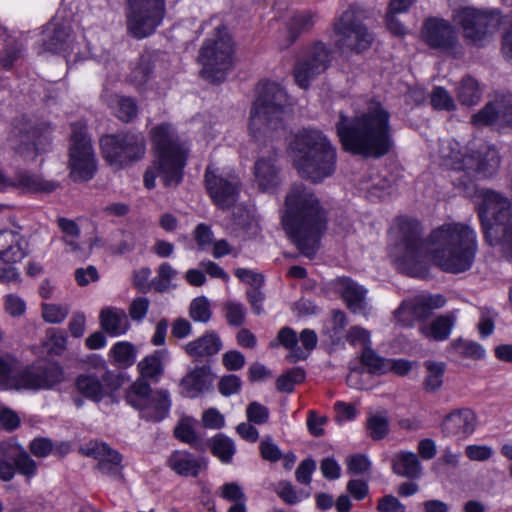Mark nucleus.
Listing matches in <instances>:
<instances>
[{"instance_id": "f257e3e1", "label": "nucleus", "mask_w": 512, "mask_h": 512, "mask_svg": "<svg viewBox=\"0 0 512 512\" xmlns=\"http://www.w3.org/2000/svg\"><path fill=\"white\" fill-rule=\"evenodd\" d=\"M394 257L400 268L411 276L421 277L426 273L424 261L427 257L449 273L469 270L477 252L475 231L467 224H445L433 230L429 238H421L418 221L399 218Z\"/></svg>"}, {"instance_id": "f03ea898", "label": "nucleus", "mask_w": 512, "mask_h": 512, "mask_svg": "<svg viewBox=\"0 0 512 512\" xmlns=\"http://www.w3.org/2000/svg\"><path fill=\"white\" fill-rule=\"evenodd\" d=\"M336 127L343 149L364 159H379L393 147L390 113L378 101L351 119L341 116Z\"/></svg>"}, {"instance_id": "7ed1b4c3", "label": "nucleus", "mask_w": 512, "mask_h": 512, "mask_svg": "<svg viewBox=\"0 0 512 512\" xmlns=\"http://www.w3.org/2000/svg\"><path fill=\"white\" fill-rule=\"evenodd\" d=\"M281 224L300 252L313 258L320 239V199L317 193L304 185L293 186L285 197Z\"/></svg>"}, {"instance_id": "20e7f679", "label": "nucleus", "mask_w": 512, "mask_h": 512, "mask_svg": "<svg viewBox=\"0 0 512 512\" xmlns=\"http://www.w3.org/2000/svg\"><path fill=\"white\" fill-rule=\"evenodd\" d=\"M457 143H444L440 149L443 164L454 171L451 176L453 185L470 196L475 191V180L493 177L501 163L497 149L487 143L480 144L466 154L456 148Z\"/></svg>"}, {"instance_id": "39448f33", "label": "nucleus", "mask_w": 512, "mask_h": 512, "mask_svg": "<svg viewBox=\"0 0 512 512\" xmlns=\"http://www.w3.org/2000/svg\"><path fill=\"white\" fill-rule=\"evenodd\" d=\"M288 105L283 87L275 82L261 83L250 112L249 131L255 142L272 143L284 136Z\"/></svg>"}, {"instance_id": "423d86ee", "label": "nucleus", "mask_w": 512, "mask_h": 512, "mask_svg": "<svg viewBox=\"0 0 512 512\" xmlns=\"http://www.w3.org/2000/svg\"><path fill=\"white\" fill-rule=\"evenodd\" d=\"M150 134L156 155L152 167L144 174L145 187L153 189L156 177H159L165 186H177L183 177L188 148L169 124L154 127Z\"/></svg>"}, {"instance_id": "0eeeda50", "label": "nucleus", "mask_w": 512, "mask_h": 512, "mask_svg": "<svg viewBox=\"0 0 512 512\" xmlns=\"http://www.w3.org/2000/svg\"><path fill=\"white\" fill-rule=\"evenodd\" d=\"M478 216L486 242L498 246L507 257H512V202L502 193L482 189Z\"/></svg>"}, {"instance_id": "6e6552de", "label": "nucleus", "mask_w": 512, "mask_h": 512, "mask_svg": "<svg viewBox=\"0 0 512 512\" xmlns=\"http://www.w3.org/2000/svg\"><path fill=\"white\" fill-rule=\"evenodd\" d=\"M213 23H215L213 31L204 40L197 59L202 66L200 70L202 78L212 83H220L232 67L234 43L226 26L219 18L213 17L203 26Z\"/></svg>"}, {"instance_id": "1a4fd4ad", "label": "nucleus", "mask_w": 512, "mask_h": 512, "mask_svg": "<svg viewBox=\"0 0 512 512\" xmlns=\"http://www.w3.org/2000/svg\"><path fill=\"white\" fill-rule=\"evenodd\" d=\"M371 17V11L360 4H351L334 24L338 43L356 54L369 50L375 35L363 23Z\"/></svg>"}, {"instance_id": "9d476101", "label": "nucleus", "mask_w": 512, "mask_h": 512, "mask_svg": "<svg viewBox=\"0 0 512 512\" xmlns=\"http://www.w3.org/2000/svg\"><path fill=\"white\" fill-rule=\"evenodd\" d=\"M453 20L461 28L465 41L478 47L490 42L502 23L499 11L469 6L454 11Z\"/></svg>"}, {"instance_id": "9b49d317", "label": "nucleus", "mask_w": 512, "mask_h": 512, "mask_svg": "<svg viewBox=\"0 0 512 512\" xmlns=\"http://www.w3.org/2000/svg\"><path fill=\"white\" fill-rule=\"evenodd\" d=\"M288 152L299 176L317 183L320 179V131L299 130L289 142Z\"/></svg>"}, {"instance_id": "f8f14e48", "label": "nucleus", "mask_w": 512, "mask_h": 512, "mask_svg": "<svg viewBox=\"0 0 512 512\" xmlns=\"http://www.w3.org/2000/svg\"><path fill=\"white\" fill-rule=\"evenodd\" d=\"M102 156L113 169L119 170L141 160L146 153V140L142 133H120L100 139Z\"/></svg>"}, {"instance_id": "ddd939ff", "label": "nucleus", "mask_w": 512, "mask_h": 512, "mask_svg": "<svg viewBox=\"0 0 512 512\" xmlns=\"http://www.w3.org/2000/svg\"><path fill=\"white\" fill-rule=\"evenodd\" d=\"M127 31L137 39L152 35L166 13L165 0H125Z\"/></svg>"}, {"instance_id": "4468645a", "label": "nucleus", "mask_w": 512, "mask_h": 512, "mask_svg": "<svg viewBox=\"0 0 512 512\" xmlns=\"http://www.w3.org/2000/svg\"><path fill=\"white\" fill-rule=\"evenodd\" d=\"M68 167L71 178L76 182L89 181L97 170L91 139L82 125H72Z\"/></svg>"}, {"instance_id": "2eb2a0df", "label": "nucleus", "mask_w": 512, "mask_h": 512, "mask_svg": "<svg viewBox=\"0 0 512 512\" xmlns=\"http://www.w3.org/2000/svg\"><path fill=\"white\" fill-rule=\"evenodd\" d=\"M128 404L138 409L143 418L159 422L169 413L171 402L169 393L165 390L152 391L149 384L136 380L126 392Z\"/></svg>"}, {"instance_id": "dca6fc26", "label": "nucleus", "mask_w": 512, "mask_h": 512, "mask_svg": "<svg viewBox=\"0 0 512 512\" xmlns=\"http://www.w3.org/2000/svg\"><path fill=\"white\" fill-rule=\"evenodd\" d=\"M206 191L212 202L222 210L232 208L238 200L241 182L237 175L208 165L204 174Z\"/></svg>"}, {"instance_id": "f3484780", "label": "nucleus", "mask_w": 512, "mask_h": 512, "mask_svg": "<svg viewBox=\"0 0 512 512\" xmlns=\"http://www.w3.org/2000/svg\"><path fill=\"white\" fill-rule=\"evenodd\" d=\"M446 299L441 294H421L403 301L394 312V317L403 326L411 327L414 321L429 318L435 309L443 307Z\"/></svg>"}, {"instance_id": "a211bd4d", "label": "nucleus", "mask_w": 512, "mask_h": 512, "mask_svg": "<svg viewBox=\"0 0 512 512\" xmlns=\"http://www.w3.org/2000/svg\"><path fill=\"white\" fill-rule=\"evenodd\" d=\"M80 452L97 461L96 469L102 475L114 479L123 478V456L105 442L91 440L80 447Z\"/></svg>"}, {"instance_id": "6ab92c4d", "label": "nucleus", "mask_w": 512, "mask_h": 512, "mask_svg": "<svg viewBox=\"0 0 512 512\" xmlns=\"http://www.w3.org/2000/svg\"><path fill=\"white\" fill-rule=\"evenodd\" d=\"M422 37L431 48L446 54H455L459 48L454 26L444 19L428 18L423 25Z\"/></svg>"}, {"instance_id": "aec40b11", "label": "nucleus", "mask_w": 512, "mask_h": 512, "mask_svg": "<svg viewBox=\"0 0 512 512\" xmlns=\"http://www.w3.org/2000/svg\"><path fill=\"white\" fill-rule=\"evenodd\" d=\"M278 344L289 350L287 360L296 363L306 359L316 348L318 337L314 330L304 329L299 335L290 327H283L277 334Z\"/></svg>"}, {"instance_id": "412c9836", "label": "nucleus", "mask_w": 512, "mask_h": 512, "mask_svg": "<svg viewBox=\"0 0 512 512\" xmlns=\"http://www.w3.org/2000/svg\"><path fill=\"white\" fill-rule=\"evenodd\" d=\"M471 124L476 127L507 126L512 128V94H499L481 110L473 114Z\"/></svg>"}, {"instance_id": "4be33fe9", "label": "nucleus", "mask_w": 512, "mask_h": 512, "mask_svg": "<svg viewBox=\"0 0 512 512\" xmlns=\"http://www.w3.org/2000/svg\"><path fill=\"white\" fill-rule=\"evenodd\" d=\"M335 291L341 295L347 308L353 313L367 317L370 306L367 290L349 277H339L333 282Z\"/></svg>"}, {"instance_id": "5701e85b", "label": "nucleus", "mask_w": 512, "mask_h": 512, "mask_svg": "<svg viewBox=\"0 0 512 512\" xmlns=\"http://www.w3.org/2000/svg\"><path fill=\"white\" fill-rule=\"evenodd\" d=\"M440 427L445 437L464 439L475 431L477 416L470 408L454 409L443 418Z\"/></svg>"}, {"instance_id": "b1692460", "label": "nucleus", "mask_w": 512, "mask_h": 512, "mask_svg": "<svg viewBox=\"0 0 512 512\" xmlns=\"http://www.w3.org/2000/svg\"><path fill=\"white\" fill-rule=\"evenodd\" d=\"M75 39L67 22L51 21L44 30L43 47L55 54H68L74 49Z\"/></svg>"}, {"instance_id": "393cba45", "label": "nucleus", "mask_w": 512, "mask_h": 512, "mask_svg": "<svg viewBox=\"0 0 512 512\" xmlns=\"http://www.w3.org/2000/svg\"><path fill=\"white\" fill-rule=\"evenodd\" d=\"M254 178L261 191H268L279 185L280 167L274 147H271L266 154L259 156L255 161Z\"/></svg>"}, {"instance_id": "a878e982", "label": "nucleus", "mask_w": 512, "mask_h": 512, "mask_svg": "<svg viewBox=\"0 0 512 512\" xmlns=\"http://www.w3.org/2000/svg\"><path fill=\"white\" fill-rule=\"evenodd\" d=\"M29 254L28 241L13 230L0 231V261L3 264H16Z\"/></svg>"}, {"instance_id": "bb28decb", "label": "nucleus", "mask_w": 512, "mask_h": 512, "mask_svg": "<svg viewBox=\"0 0 512 512\" xmlns=\"http://www.w3.org/2000/svg\"><path fill=\"white\" fill-rule=\"evenodd\" d=\"M14 149L29 159H34L42 144L41 133L26 119H22L15 127Z\"/></svg>"}, {"instance_id": "cd10ccee", "label": "nucleus", "mask_w": 512, "mask_h": 512, "mask_svg": "<svg viewBox=\"0 0 512 512\" xmlns=\"http://www.w3.org/2000/svg\"><path fill=\"white\" fill-rule=\"evenodd\" d=\"M213 380L214 376L210 365L196 366L181 379V393L186 397L195 398L202 393L210 391L213 386Z\"/></svg>"}, {"instance_id": "c85d7f7f", "label": "nucleus", "mask_w": 512, "mask_h": 512, "mask_svg": "<svg viewBox=\"0 0 512 512\" xmlns=\"http://www.w3.org/2000/svg\"><path fill=\"white\" fill-rule=\"evenodd\" d=\"M23 389H49L63 380V371L59 364L49 363L44 367L24 371Z\"/></svg>"}, {"instance_id": "c756f323", "label": "nucleus", "mask_w": 512, "mask_h": 512, "mask_svg": "<svg viewBox=\"0 0 512 512\" xmlns=\"http://www.w3.org/2000/svg\"><path fill=\"white\" fill-rule=\"evenodd\" d=\"M167 464L171 470L183 477H197L207 468L204 457H196L185 450L174 451L169 456Z\"/></svg>"}, {"instance_id": "7c9ffc66", "label": "nucleus", "mask_w": 512, "mask_h": 512, "mask_svg": "<svg viewBox=\"0 0 512 512\" xmlns=\"http://www.w3.org/2000/svg\"><path fill=\"white\" fill-rule=\"evenodd\" d=\"M222 348V341L217 333L208 332L188 342L184 346L186 354L195 362H201L216 355Z\"/></svg>"}, {"instance_id": "2f4dec72", "label": "nucleus", "mask_w": 512, "mask_h": 512, "mask_svg": "<svg viewBox=\"0 0 512 512\" xmlns=\"http://www.w3.org/2000/svg\"><path fill=\"white\" fill-rule=\"evenodd\" d=\"M0 454L6 459H11L19 473L27 477L36 473L37 465L35 461L21 446L12 442H1Z\"/></svg>"}, {"instance_id": "473e14b6", "label": "nucleus", "mask_w": 512, "mask_h": 512, "mask_svg": "<svg viewBox=\"0 0 512 512\" xmlns=\"http://www.w3.org/2000/svg\"><path fill=\"white\" fill-rule=\"evenodd\" d=\"M107 371L105 367L98 369L96 373L81 374L76 378V388L84 397L99 402L105 395L102 380H105Z\"/></svg>"}, {"instance_id": "72a5a7b5", "label": "nucleus", "mask_w": 512, "mask_h": 512, "mask_svg": "<svg viewBox=\"0 0 512 512\" xmlns=\"http://www.w3.org/2000/svg\"><path fill=\"white\" fill-rule=\"evenodd\" d=\"M99 319L102 329L112 336L122 335L130 327L127 314L120 308L107 307L102 309Z\"/></svg>"}, {"instance_id": "f704fd0d", "label": "nucleus", "mask_w": 512, "mask_h": 512, "mask_svg": "<svg viewBox=\"0 0 512 512\" xmlns=\"http://www.w3.org/2000/svg\"><path fill=\"white\" fill-rule=\"evenodd\" d=\"M392 470L395 474L408 479H417L422 474L418 456L409 451H400L393 456Z\"/></svg>"}, {"instance_id": "c9c22d12", "label": "nucleus", "mask_w": 512, "mask_h": 512, "mask_svg": "<svg viewBox=\"0 0 512 512\" xmlns=\"http://www.w3.org/2000/svg\"><path fill=\"white\" fill-rule=\"evenodd\" d=\"M24 371L15 372V360L8 354H0V389H23Z\"/></svg>"}, {"instance_id": "e433bc0d", "label": "nucleus", "mask_w": 512, "mask_h": 512, "mask_svg": "<svg viewBox=\"0 0 512 512\" xmlns=\"http://www.w3.org/2000/svg\"><path fill=\"white\" fill-rule=\"evenodd\" d=\"M360 189L366 193L368 199L374 201L384 199L391 193L393 187L387 178L373 172L363 178Z\"/></svg>"}, {"instance_id": "4c0bfd02", "label": "nucleus", "mask_w": 512, "mask_h": 512, "mask_svg": "<svg viewBox=\"0 0 512 512\" xmlns=\"http://www.w3.org/2000/svg\"><path fill=\"white\" fill-rule=\"evenodd\" d=\"M168 357L166 349L156 350L153 354L145 357L138 363L141 378L158 380L163 374V363Z\"/></svg>"}, {"instance_id": "58836bf2", "label": "nucleus", "mask_w": 512, "mask_h": 512, "mask_svg": "<svg viewBox=\"0 0 512 512\" xmlns=\"http://www.w3.org/2000/svg\"><path fill=\"white\" fill-rule=\"evenodd\" d=\"M13 185L20 186L29 191L45 193L53 192L58 187L57 182L45 180L38 175L26 171H19L16 174Z\"/></svg>"}, {"instance_id": "ea45409f", "label": "nucleus", "mask_w": 512, "mask_h": 512, "mask_svg": "<svg viewBox=\"0 0 512 512\" xmlns=\"http://www.w3.org/2000/svg\"><path fill=\"white\" fill-rule=\"evenodd\" d=\"M348 320L344 311L334 309L331 311V319L329 321V337L331 342L327 345L326 350L331 353L336 347L343 346V330L347 326Z\"/></svg>"}, {"instance_id": "a19ab883", "label": "nucleus", "mask_w": 512, "mask_h": 512, "mask_svg": "<svg viewBox=\"0 0 512 512\" xmlns=\"http://www.w3.org/2000/svg\"><path fill=\"white\" fill-rule=\"evenodd\" d=\"M454 325V318L449 315H442L433 320L429 325H421V333L436 341L448 338Z\"/></svg>"}, {"instance_id": "79ce46f5", "label": "nucleus", "mask_w": 512, "mask_h": 512, "mask_svg": "<svg viewBox=\"0 0 512 512\" xmlns=\"http://www.w3.org/2000/svg\"><path fill=\"white\" fill-rule=\"evenodd\" d=\"M57 225L63 234L62 241L66 245L67 251L79 254L81 247L78 243V239L81 235V230L77 223L74 220L59 217L57 219Z\"/></svg>"}, {"instance_id": "37998d69", "label": "nucleus", "mask_w": 512, "mask_h": 512, "mask_svg": "<svg viewBox=\"0 0 512 512\" xmlns=\"http://www.w3.org/2000/svg\"><path fill=\"white\" fill-rule=\"evenodd\" d=\"M481 98V89L478 81L467 75L462 78L457 87V99L458 101L467 106L477 104Z\"/></svg>"}, {"instance_id": "c03bdc74", "label": "nucleus", "mask_w": 512, "mask_h": 512, "mask_svg": "<svg viewBox=\"0 0 512 512\" xmlns=\"http://www.w3.org/2000/svg\"><path fill=\"white\" fill-rule=\"evenodd\" d=\"M427 374L424 379V388L428 392L439 390L443 384L446 365L443 362L427 360L424 362Z\"/></svg>"}, {"instance_id": "a18cd8bd", "label": "nucleus", "mask_w": 512, "mask_h": 512, "mask_svg": "<svg viewBox=\"0 0 512 512\" xmlns=\"http://www.w3.org/2000/svg\"><path fill=\"white\" fill-rule=\"evenodd\" d=\"M211 451L223 463H230L236 448L234 442L224 434H217L209 442Z\"/></svg>"}, {"instance_id": "49530a36", "label": "nucleus", "mask_w": 512, "mask_h": 512, "mask_svg": "<svg viewBox=\"0 0 512 512\" xmlns=\"http://www.w3.org/2000/svg\"><path fill=\"white\" fill-rule=\"evenodd\" d=\"M153 71V61L150 54H143L133 67L129 81L137 87H141L150 79Z\"/></svg>"}, {"instance_id": "de8ad7c7", "label": "nucleus", "mask_w": 512, "mask_h": 512, "mask_svg": "<svg viewBox=\"0 0 512 512\" xmlns=\"http://www.w3.org/2000/svg\"><path fill=\"white\" fill-rule=\"evenodd\" d=\"M366 426L373 440L385 438L390 431L387 411L371 414L367 419Z\"/></svg>"}, {"instance_id": "09e8293b", "label": "nucleus", "mask_w": 512, "mask_h": 512, "mask_svg": "<svg viewBox=\"0 0 512 512\" xmlns=\"http://www.w3.org/2000/svg\"><path fill=\"white\" fill-rule=\"evenodd\" d=\"M312 17L308 13H299L293 16L288 24V42L285 47L291 45L300 33L308 31L314 25Z\"/></svg>"}, {"instance_id": "8fccbe9b", "label": "nucleus", "mask_w": 512, "mask_h": 512, "mask_svg": "<svg viewBox=\"0 0 512 512\" xmlns=\"http://www.w3.org/2000/svg\"><path fill=\"white\" fill-rule=\"evenodd\" d=\"M178 272L168 262L160 264L157 270V277L152 281L155 290L164 293L174 288L172 279L177 276Z\"/></svg>"}, {"instance_id": "3c124183", "label": "nucleus", "mask_w": 512, "mask_h": 512, "mask_svg": "<svg viewBox=\"0 0 512 512\" xmlns=\"http://www.w3.org/2000/svg\"><path fill=\"white\" fill-rule=\"evenodd\" d=\"M189 316L195 322L207 323L212 317L211 304L207 297L194 298L189 306Z\"/></svg>"}, {"instance_id": "603ef678", "label": "nucleus", "mask_w": 512, "mask_h": 512, "mask_svg": "<svg viewBox=\"0 0 512 512\" xmlns=\"http://www.w3.org/2000/svg\"><path fill=\"white\" fill-rule=\"evenodd\" d=\"M360 360L361 363L368 368L369 372L379 374L388 372L389 360L380 357L371 348V345L362 351Z\"/></svg>"}, {"instance_id": "864d4df0", "label": "nucleus", "mask_w": 512, "mask_h": 512, "mask_svg": "<svg viewBox=\"0 0 512 512\" xmlns=\"http://www.w3.org/2000/svg\"><path fill=\"white\" fill-rule=\"evenodd\" d=\"M316 59L312 62L305 61L298 63L294 68V80L296 84L306 90L309 87L310 80L316 75L315 69L317 68Z\"/></svg>"}, {"instance_id": "5fc2aeb1", "label": "nucleus", "mask_w": 512, "mask_h": 512, "mask_svg": "<svg viewBox=\"0 0 512 512\" xmlns=\"http://www.w3.org/2000/svg\"><path fill=\"white\" fill-rule=\"evenodd\" d=\"M345 339L351 346L362 351L371 345L370 331L359 325L351 326L345 334Z\"/></svg>"}, {"instance_id": "6e6d98bb", "label": "nucleus", "mask_w": 512, "mask_h": 512, "mask_svg": "<svg viewBox=\"0 0 512 512\" xmlns=\"http://www.w3.org/2000/svg\"><path fill=\"white\" fill-rule=\"evenodd\" d=\"M322 177L331 176L335 171L336 149L330 141L322 136Z\"/></svg>"}, {"instance_id": "4d7b16f0", "label": "nucleus", "mask_w": 512, "mask_h": 512, "mask_svg": "<svg viewBox=\"0 0 512 512\" xmlns=\"http://www.w3.org/2000/svg\"><path fill=\"white\" fill-rule=\"evenodd\" d=\"M114 360L122 366H130L135 361V349L129 342H118L111 349Z\"/></svg>"}, {"instance_id": "13d9d810", "label": "nucleus", "mask_w": 512, "mask_h": 512, "mask_svg": "<svg viewBox=\"0 0 512 512\" xmlns=\"http://www.w3.org/2000/svg\"><path fill=\"white\" fill-rule=\"evenodd\" d=\"M304 371L300 368H293L286 374L278 377L276 381L277 389L280 392L291 393L294 389L295 384H298L304 380Z\"/></svg>"}, {"instance_id": "bf43d9fd", "label": "nucleus", "mask_w": 512, "mask_h": 512, "mask_svg": "<svg viewBox=\"0 0 512 512\" xmlns=\"http://www.w3.org/2000/svg\"><path fill=\"white\" fill-rule=\"evenodd\" d=\"M223 310L225 311V318L229 325L238 327L244 323L246 309L243 304L227 301L223 305Z\"/></svg>"}, {"instance_id": "052dcab7", "label": "nucleus", "mask_w": 512, "mask_h": 512, "mask_svg": "<svg viewBox=\"0 0 512 512\" xmlns=\"http://www.w3.org/2000/svg\"><path fill=\"white\" fill-rule=\"evenodd\" d=\"M137 105L131 97H118L117 99V117L123 122H130L137 116Z\"/></svg>"}, {"instance_id": "680f3d73", "label": "nucleus", "mask_w": 512, "mask_h": 512, "mask_svg": "<svg viewBox=\"0 0 512 512\" xmlns=\"http://www.w3.org/2000/svg\"><path fill=\"white\" fill-rule=\"evenodd\" d=\"M66 340V334L63 330L49 329L46 342L48 353L60 355L66 348Z\"/></svg>"}, {"instance_id": "e2e57ef3", "label": "nucleus", "mask_w": 512, "mask_h": 512, "mask_svg": "<svg viewBox=\"0 0 512 512\" xmlns=\"http://www.w3.org/2000/svg\"><path fill=\"white\" fill-rule=\"evenodd\" d=\"M431 104L435 109L452 111L456 108L453 98L443 87H436L431 94Z\"/></svg>"}, {"instance_id": "0e129e2a", "label": "nucleus", "mask_w": 512, "mask_h": 512, "mask_svg": "<svg viewBox=\"0 0 512 512\" xmlns=\"http://www.w3.org/2000/svg\"><path fill=\"white\" fill-rule=\"evenodd\" d=\"M174 435L180 441L197 447V435L189 418L182 419L174 429Z\"/></svg>"}, {"instance_id": "69168bd1", "label": "nucleus", "mask_w": 512, "mask_h": 512, "mask_svg": "<svg viewBox=\"0 0 512 512\" xmlns=\"http://www.w3.org/2000/svg\"><path fill=\"white\" fill-rule=\"evenodd\" d=\"M68 312L66 306L49 303L42 305V317L49 323H61L67 317Z\"/></svg>"}, {"instance_id": "338daca9", "label": "nucleus", "mask_w": 512, "mask_h": 512, "mask_svg": "<svg viewBox=\"0 0 512 512\" xmlns=\"http://www.w3.org/2000/svg\"><path fill=\"white\" fill-rule=\"evenodd\" d=\"M246 416L249 422L261 425L268 420L269 410L259 402L253 401L247 406Z\"/></svg>"}, {"instance_id": "774afa93", "label": "nucleus", "mask_w": 512, "mask_h": 512, "mask_svg": "<svg viewBox=\"0 0 512 512\" xmlns=\"http://www.w3.org/2000/svg\"><path fill=\"white\" fill-rule=\"evenodd\" d=\"M241 385V379L237 375L229 374L221 377L218 382V389L223 396L228 397L237 394Z\"/></svg>"}]
</instances>
